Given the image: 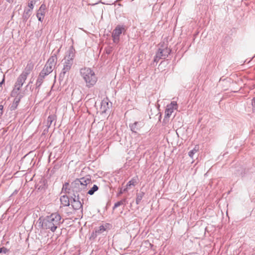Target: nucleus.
I'll use <instances>...</instances> for the list:
<instances>
[{"label": "nucleus", "mask_w": 255, "mask_h": 255, "mask_svg": "<svg viewBox=\"0 0 255 255\" xmlns=\"http://www.w3.org/2000/svg\"><path fill=\"white\" fill-rule=\"evenodd\" d=\"M61 217L57 213H52L42 220L40 218L39 219V223L41 224L42 228L45 230H49L52 232H54L62 223L61 222Z\"/></svg>", "instance_id": "f257e3e1"}, {"label": "nucleus", "mask_w": 255, "mask_h": 255, "mask_svg": "<svg viewBox=\"0 0 255 255\" xmlns=\"http://www.w3.org/2000/svg\"><path fill=\"white\" fill-rule=\"evenodd\" d=\"M71 191L73 192L72 196H76V195L81 197L85 195V189L81 185V183L78 182V180H74L71 183Z\"/></svg>", "instance_id": "f03ea898"}, {"label": "nucleus", "mask_w": 255, "mask_h": 255, "mask_svg": "<svg viewBox=\"0 0 255 255\" xmlns=\"http://www.w3.org/2000/svg\"><path fill=\"white\" fill-rule=\"evenodd\" d=\"M54 66V58L53 57H51L46 62L43 69L40 73V76L41 77L44 78L45 75H48L52 72Z\"/></svg>", "instance_id": "7ed1b4c3"}, {"label": "nucleus", "mask_w": 255, "mask_h": 255, "mask_svg": "<svg viewBox=\"0 0 255 255\" xmlns=\"http://www.w3.org/2000/svg\"><path fill=\"white\" fill-rule=\"evenodd\" d=\"M177 108V104L176 102L173 101L171 103L168 105L166 107L165 112V117L163 119V123H166L168 122L169 118L171 115L172 113L173 112V110L174 109H176Z\"/></svg>", "instance_id": "20e7f679"}, {"label": "nucleus", "mask_w": 255, "mask_h": 255, "mask_svg": "<svg viewBox=\"0 0 255 255\" xmlns=\"http://www.w3.org/2000/svg\"><path fill=\"white\" fill-rule=\"evenodd\" d=\"M170 49L167 47L159 48L156 54L154 61L157 62L160 59H165L170 53Z\"/></svg>", "instance_id": "39448f33"}, {"label": "nucleus", "mask_w": 255, "mask_h": 255, "mask_svg": "<svg viewBox=\"0 0 255 255\" xmlns=\"http://www.w3.org/2000/svg\"><path fill=\"white\" fill-rule=\"evenodd\" d=\"M125 31V28L124 26L120 25L117 26L112 32V37L114 42L118 43L120 35Z\"/></svg>", "instance_id": "423d86ee"}, {"label": "nucleus", "mask_w": 255, "mask_h": 255, "mask_svg": "<svg viewBox=\"0 0 255 255\" xmlns=\"http://www.w3.org/2000/svg\"><path fill=\"white\" fill-rule=\"evenodd\" d=\"M81 74L85 80H89L95 77L94 72L89 68L82 69L81 70Z\"/></svg>", "instance_id": "0eeeda50"}, {"label": "nucleus", "mask_w": 255, "mask_h": 255, "mask_svg": "<svg viewBox=\"0 0 255 255\" xmlns=\"http://www.w3.org/2000/svg\"><path fill=\"white\" fill-rule=\"evenodd\" d=\"M71 206L74 210H77L82 207V204L80 201L81 197L80 196L76 195L75 196H71Z\"/></svg>", "instance_id": "6e6552de"}, {"label": "nucleus", "mask_w": 255, "mask_h": 255, "mask_svg": "<svg viewBox=\"0 0 255 255\" xmlns=\"http://www.w3.org/2000/svg\"><path fill=\"white\" fill-rule=\"evenodd\" d=\"M46 6L45 4L41 5L36 13V16L38 20L42 22L44 19L46 13Z\"/></svg>", "instance_id": "1a4fd4ad"}, {"label": "nucleus", "mask_w": 255, "mask_h": 255, "mask_svg": "<svg viewBox=\"0 0 255 255\" xmlns=\"http://www.w3.org/2000/svg\"><path fill=\"white\" fill-rule=\"evenodd\" d=\"M111 106L112 103L109 102L108 99H104L101 102L100 108L101 113L102 114L106 113Z\"/></svg>", "instance_id": "9d476101"}, {"label": "nucleus", "mask_w": 255, "mask_h": 255, "mask_svg": "<svg viewBox=\"0 0 255 255\" xmlns=\"http://www.w3.org/2000/svg\"><path fill=\"white\" fill-rule=\"evenodd\" d=\"M33 66L34 65L32 62H29L27 64L24 71L21 75V77L22 79L25 80L27 78V76L32 72Z\"/></svg>", "instance_id": "9b49d317"}, {"label": "nucleus", "mask_w": 255, "mask_h": 255, "mask_svg": "<svg viewBox=\"0 0 255 255\" xmlns=\"http://www.w3.org/2000/svg\"><path fill=\"white\" fill-rule=\"evenodd\" d=\"M69 56H71V58L65 63L63 69V72L64 74L70 70L71 66L73 64V58L74 56V54L72 51H71V52L70 53Z\"/></svg>", "instance_id": "f8f14e48"}, {"label": "nucleus", "mask_w": 255, "mask_h": 255, "mask_svg": "<svg viewBox=\"0 0 255 255\" xmlns=\"http://www.w3.org/2000/svg\"><path fill=\"white\" fill-rule=\"evenodd\" d=\"M76 180H78V182L81 183L82 187L85 189H86L87 185L91 183V179L89 176H86L80 179H76Z\"/></svg>", "instance_id": "ddd939ff"}, {"label": "nucleus", "mask_w": 255, "mask_h": 255, "mask_svg": "<svg viewBox=\"0 0 255 255\" xmlns=\"http://www.w3.org/2000/svg\"><path fill=\"white\" fill-rule=\"evenodd\" d=\"M46 188V182L44 180H41L38 183L35 185V189L37 191L43 193Z\"/></svg>", "instance_id": "4468645a"}, {"label": "nucleus", "mask_w": 255, "mask_h": 255, "mask_svg": "<svg viewBox=\"0 0 255 255\" xmlns=\"http://www.w3.org/2000/svg\"><path fill=\"white\" fill-rule=\"evenodd\" d=\"M142 126L143 123L141 122H135L133 124L130 125L129 127L132 131L136 132Z\"/></svg>", "instance_id": "2eb2a0df"}, {"label": "nucleus", "mask_w": 255, "mask_h": 255, "mask_svg": "<svg viewBox=\"0 0 255 255\" xmlns=\"http://www.w3.org/2000/svg\"><path fill=\"white\" fill-rule=\"evenodd\" d=\"M106 230V227L103 225H101L97 228L95 229V232L92 234L93 237H97L98 235L103 233Z\"/></svg>", "instance_id": "dca6fc26"}, {"label": "nucleus", "mask_w": 255, "mask_h": 255, "mask_svg": "<svg viewBox=\"0 0 255 255\" xmlns=\"http://www.w3.org/2000/svg\"><path fill=\"white\" fill-rule=\"evenodd\" d=\"M22 81H17L14 85V88L12 91V94L14 95L17 94L18 91L20 90V87L22 86Z\"/></svg>", "instance_id": "f3484780"}, {"label": "nucleus", "mask_w": 255, "mask_h": 255, "mask_svg": "<svg viewBox=\"0 0 255 255\" xmlns=\"http://www.w3.org/2000/svg\"><path fill=\"white\" fill-rule=\"evenodd\" d=\"M60 201L61 204L64 206H69L70 205L69 199L66 195L62 196L60 197Z\"/></svg>", "instance_id": "a211bd4d"}, {"label": "nucleus", "mask_w": 255, "mask_h": 255, "mask_svg": "<svg viewBox=\"0 0 255 255\" xmlns=\"http://www.w3.org/2000/svg\"><path fill=\"white\" fill-rule=\"evenodd\" d=\"M144 195V193L143 192H140L136 194V204L137 205H138L140 203Z\"/></svg>", "instance_id": "6ab92c4d"}, {"label": "nucleus", "mask_w": 255, "mask_h": 255, "mask_svg": "<svg viewBox=\"0 0 255 255\" xmlns=\"http://www.w3.org/2000/svg\"><path fill=\"white\" fill-rule=\"evenodd\" d=\"M55 119V116L54 115H49L47 119L46 125L49 128L52 124V123Z\"/></svg>", "instance_id": "aec40b11"}, {"label": "nucleus", "mask_w": 255, "mask_h": 255, "mask_svg": "<svg viewBox=\"0 0 255 255\" xmlns=\"http://www.w3.org/2000/svg\"><path fill=\"white\" fill-rule=\"evenodd\" d=\"M126 199H124L120 201L117 202L116 203L113 207V209L117 208V207H119L121 205H125L126 202Z\"/></svg>", "instance_id": "412c9836"}, {"label": "nucleus", "mask_w": 255, "mask_h": 255, "mask_svg": "<svg viewBox=\"0 0 255 255\" xmlns=\"http://www.w3.org/2000/svg\"><path fill=\"white\" fill-rule=\"evenodd\" d=\"M99 188L97 185H94L88 191V194L92 195L94 193L98 190Z\"/></svg>", "instance_id": "4be33fe9"}, {"label": "nucleus", "mask_w": 255, "mask_h": 255, "mask_svg": "<svg viewBox=\"0 0 255 255\" xmlns=\"http://www.w3.org/2000/svg\"><path fill=\"white\" fill-rule=\"evenodd\" d=\"M21 97H22V96L21 95H19V94H17V95L16 96V97L14 99L12 107L14 106V108H16L17 107V106L18 104L19 103V102Z\"/></svg>", "instance_id": "5701e85b"}, {"label": "nucleus", "mask_w": 255, "mask_h": 255, "mask_svg": "<svg viewBox=\"0 0 255 255\" xmlns=\"http://www.w3.org/2000/svg\"><path fill=\"white\" fill-rule=\"evenodd\" d=\"M236 174L238 176H243L245 174V169L243 167H240L239 168V169L237 170V172H236Z\"/></svg>", "instance_id": "b1692460"}, {"label": "nucleus", "mask_w": 255, "mask_h": 255, "mask_svg": "<svg viewBox=\"0 0 255 255\" xmlns=\"http://www.w3.org/2000/svg\"><path fill=\"white\" fill-rule=\"evenodd\" d=\"M198 149H196V147H194L192 150H190L189 153L188 155L189 156L193 158L194 155L197 152Z\"/></svg>", "instance_id": "393cba45"}, {"label": "nucleus", "mask_w": 255, "mask_h": 255, "mask_svg": "<svg viewBox=\"0 0 255 255\" xmlns=\"http://www.w3.org/2000/svg\"><path fill=\"white\" fill-rule=\"evenodd\" d=\"M68 186H69V183L68 182H66L63 186L62 191H64L66 193H67V192L69 193V192L67 191V190H70V189H68Z\"/></svg>", "instance_id": "a878e982"}, {"label": "nucleus", "mask_w": 255, "mask_h": 255, "mask_svg": "<svg viewBox=\"0 0 255 255\" xmlns=\"http://www.w3.org/2000/svg\"><path fill=\"white\" fill-rule=\"evenodd\" d=\"M87 86L90 87L96 84V81H85Z\"/></svg>", "instance_id": "bb28decb"}, {"label": "nucleus", "mask_w": 255, "mask_h": 255, "mask_svg": "<svg viewBox=\"0 0 255 255\" xmlns=\"http://www.w3.org/2000/svg\"><path fill=\"white\" fill-rule=\"evenodd\" d=\"M35 1L34 0H30L29 2L28 3V6L31 9H32L34 7V4H35Z\"/></svg>", "instance_id": "cd10ccee"}, {"label": "nucleus", "mask_w": 255, "mask_h": 255, "mask_svg": "<svg viewBox=\"0 0 255 255\" xmlns=\"http://www.w3.org/2000/svg\"><path fill=\"white\" fill-rule=\"evenodd\" d=\"M8 252V250L4 247L0 248V254H6Z\"/></svg>", "instance_id": "c85d7f7f"}, {"label": "nucleus", "mask_w": 255, "mask_h": 255, "mask_svg": "<svg viewBox=\"0 0 255 255\" xmlns=\"http://www.w3.org/2000/svg\"><path fill=\"white\" fill-rule=\"evenodd\" d=\"M134 182L133 180L129 181L127 184V188L128 189L131 185H134Z\"/></svg>", "instance_id": "c756f323"}, {"label": "nucleus", "mask_w": 255, "mask_h": 255, "mask_svg": "<svg viewBox=\"0 0 255 255\" xmlns=\"http://www.w3.org/2000/svg\"><path fill=\"white\" fill-rule=\"evenodd\" d=\"M127 191H128V188L127 187L126 188L124 189L123 190L121 189V190L120 191V192L119 193V194L121 195V194H123L124 192H126Z\"/></svg>", "instance_id": "7c9ffc66"}, {"label": "nucleus", "mask_w": 255, "mask_h": 255, "mask_svg": "<svg viewBox=\"0 0 255 255\" xmlns=\"http://www.w3.org/2000/svg\"><path fill=\"white\" fill-rule=\"evenodd\" d=\"M252 105L254 108V109L253 110L255 111V98H254L253 100H252Z\"/></svg>", "instance_id": "2f4dec72"}, {"label": "nucleus", "mask_w": 255, "mask_h": 255, "mask_svg": "<svg viewBox=\"0 0 255 255\" xmlns=\"http://www.w3.org/2000/svg\"><path fill=\"white\" fill-rule=\"evenodd\" d=\"M3 106L0 105V116H1L3 114Z\"/></svg>", "instance_id": "473e14b6"}, {"label": "nucleus", "mask_w": 255, "mask_h": 255, "mask_svg": "<svg viewBox=\"0 0 255 255\" xmlns=\"http://www.w3.org/2000/svg\"><path fill=\"white\" fill-rule=\"evenodd\" d=\"M4 81H1L0 82V86H1L4 82Z\"/></svg>", "instance_id": "72a5a7b5"}, {"label": "nucleus", "mask_w": 255, "mask_h": 255, "mask_svg": "<svg viewBox=\"0 0 255 255\" xmlns=\"http://www.w3.org/2000/svg\"><path fill=\"white\" fill-rule=\"evenodd\" d=\"M7 1H8V2L10 3V2H12L13 1V0H6Z\"/></svg>", "instance_id": "f704fd0d"}, {"label": "nucleus", "mask_w": 255, "mask_h": 255, "mask_svg": "<svg viewBox=\"0 0 255 255\" xmlns=\"http://www.w3.org/2000/svg\"><path fill=\"white\" fill-rule=\"evenodd\" d=\"M56 81H57L54 80V84H55V83H56Z\"/></svg>", "instance_id": "c9c22d12"}]
</instances>
